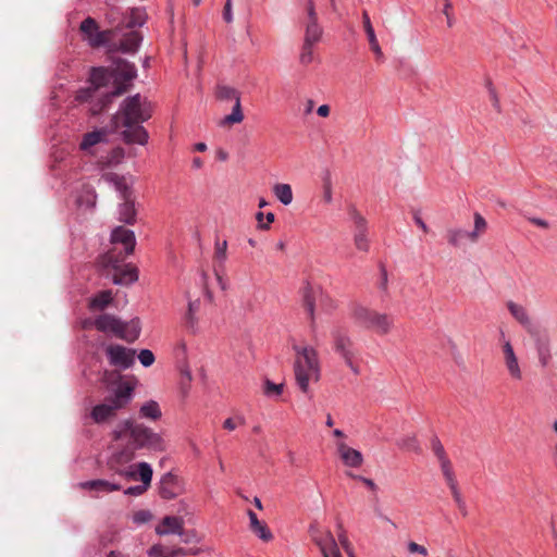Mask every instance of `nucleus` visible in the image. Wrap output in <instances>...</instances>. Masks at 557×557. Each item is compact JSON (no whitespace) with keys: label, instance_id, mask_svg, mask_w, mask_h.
<instances>
[{"label":"nucleus","instance_id":"f257e3e1","mask_svg":"<svg viewBox=\"0 0 557 557\" xmlns=\"http://www.w3.org/2000/svg\"><path fill=\"white\" fill-rule=\"evenodd\" d=\"M136 77L135 64L124 59L114 61L111 69L92 67L89 86L77 91L76 100L89 102L91 114L98 115L110 107L114 98L125 94Z\"/></svg>","mask_w":557,"mask_h":557},{"label":"nucleus","instance_id":"79ce46f5","mask_svg":"<svg viewBox=\"0 0 557 557\" xmlns=\"http://www.w3.org/2000/svg\"><path fill=\"white\" fill-rule=\"evenodd\" d=\"M449 490H450L451 496H453L460 513L463 517H467L468 516V507H467V504L461 495L458 484L449 486Z\"/></svg>","mask_w":557,"mask_h":557},{"label":"nucleus","instance_id":"dca6fc26","mask_svg":"<svg viewBox=\"0 0 557 557\" xmlns=\"http://www.w3.org/2000/svg\"><path fill=\"white\" fill-rule=\"evenodd\" d=\"M137 475L139 476L141 484L129 486L124 491L125 495L129 496H140L143 495L150 486L153 470L152 467L145 461H141L137 465Z\"/></svg>","mask_w":557,"mask_h":557},{"label":"nucleus","instance_id":"5fc2aeb1","mask_svg":"<svg viewBox=\"0 0 557 557\" xmlns=\"http://www.w3.org/2000/svg\"><path fill=\"white\" fill-rule=\"evenodd\" d=\"M223 20L226 23L233 22L232 0H226L223 9Z\"/></svg>","mask_w":557,"mask_h":557},{"label":"nucleus","instance_id":"37998d69","mask_svg":"<svg viewBox=\"0 0 557 557\" xmlns=\"http://www.w3.org/2000/svg\"><path fill=\"white\" fill-rule=\"evenodd\" d=\"M315 45L310 42H302L301 51L299 54V62L302 65H308L313 61V47Z\"/></svg>","mask_w":557,"mask_h":557},{"label":"nucleus","instance_id":"6e6552de","mask_svg":"<svg viewBox=\"0 0 557 557\" xmlns=\"http://www.w3.org/2000/svg\"><path fill=\"white\" fill-rule=\"evenodd\" d=\"M216 97L220 100L234 101L232 112L223 117L220 125H233L240 123L244 120V113L240 102V92L236 88L226 85L218 86Z\"/></svg>","mask_w":557,"mask_h":557},{"label":"nucleus","instance_id":"393cba45","mask_svg":"<svg viewBox=\"0 0 557 557\" xmlns=\"http://www.w3.org/2000/svg\"><path fill=\"white\" fill-rule=\"evenodd\" d=\"M318 293H320V287L306 282L302 287V304L312 322L314 321L315 297Z\"/></svg>","mask_w":557,"mask_h":557},{"label":"nucleus","instance_id":"7ed1b4c3","mask_svg":"<svg viewBox=\"0 0 557 557\" xmlns=\"http://www.w3.org/2000/svg\"><path fill=\"white\" fill-rule=\"evenodd\" d=\"M111 435L113 441L127 440L126 443L135 451L141 449L163 451L165 449L164 441L159 433L131 419L119 422Z\"/></svg>","mask_w":557,"mask_h":557},{"label":"nucleus","instance_id":"774afa93","mask_svg":"<svg viewBox=\"0 0 557 557\" xmlns=\"http://www.w3.org/2000/svg\"><path fill=\"white\" fill-rule=\"evenodd\" d=\"M202 164H203V162H202L201 158L196 157L193 159V168L200 169L202 166Z\"/></svg>","mask_w":557,"mask_h":557},{"label":"nucleus","instance_id":"4c0bfd02","mask_svg":"<svg viewBox=\"0 0 557 557\" xmlns=\"http://www.w3.org/2000/svg\"><path fill=\"white\" fill-rule=\"evenodd\" d=\"M199 308H200L199 299L188 301V308H187V312L185 314V323L193 331L196 329V325L198 322L196 313L198 312Z\"/></svg>","mask_w":557,"mask_h":557},{"label":"nucleus","instance_id":"20e7f679","mask_svg":"<svg viewBox=\"0 0 557 557\" xmlns=\"http://www.w3.org/2000/svg\"><path fill=\"white\" fill-rule=\"evenodd\" d=\"M297 357L294 362L295 380L302 393L309 392L311 380L320 379V363L318 352L313 347L298 345L293 346Z\"/></svg>","mask_w":557,"mask_h":557},{"label":"nucleus","instance_id":"473e14b6","mask_svg":"<svg viewBox=\"0 0 557 557\" xmlns=\"http://www.w3.org/2000/svg\"><path fill=\"white\" fill-rule=\"evenodd\" d=\"M108 133V129L100 128L85 134L81 143V149L87 150L101 141H106Z\"/></svg>","mask_w":557,"mask_h":557},{"label":"nucleus","instance_id":"c9c22d12","mask_svg":"<svg viewBox=\"0 0 557 557\" xmlns=\"http://www.w3.org/2000/svg\"><path fill=\"white\" fill-rule=\"evenodd\" d=\"M110 182L113 183L116 191L120 194L121 199H127L133 197V191L124 176L117 174L110 175Z\"/></svg>","mask_w":557,"mask_h":557},{"label":"nucleus","instance_id":"0eeeda50","mask_svg":"<svg viewBox=\"0 0 557 557\" xmlns=\"http://www.w3.org/2000/svg\"><path fill=\"white\" fill-rule=\"evenodd\" d=\"M135 450L126 443L124 447L114 451L108 459V468L115 474L135 480L137 472L135 466L128 463L135 458Z\"/></svg>","mask_w":557,"mask_h":557},{"label":"nucleus","instance_id":"f03ea898","mask_svg":"<svg viewBox=\"0 0 557 557\" xmlns=\"http://www.w3.org/2000/svg\"><path fill=\"white\" fill-rule=\"evenodd\" d=\"M152 115L150 102L146 98H141L139 94L126 97L119 111L111 117L110 132H115L123 126L121 138L126 145L148 144L149 134L141 125Z\"/></svg>","mask_w":557,"mask_h":557},{"label":"nucleus","instance_id":"cd10ccee","mask_svg":"<svg viewBox=\"0 0 557 557\" xmlns=\"http://www.w3.org/2000/svg\"><path fill=\"white\" fill-rule=\"evenodd\" d=\"M249 517L250 530L262 541L269 542L273 539V534L264 522H261L256 512L251 509L247 512Z\"/></svg>","mask_w":557,"mask_h":557},{"label":"nucleus","instance_id":"338daca9","mask_svg":"<svg viewBox=\"0 0 557 557\" xmlns=\"http://www.w3.org/2000/svg\"><path fill=\"white\" fill-rule=\"evenodd\" d=\"M355 358H349V361H345L346 366L352 371L354 374L358 375L360 373L359 367L354 363Z\"/></svg>","mask_w":557,"mask_h":557},{"label":"nucleus","instance_id":"9d476101","mask_svg":"<svg viewBox=\"0 0 557 557\" xmlns=\"http://www.w3.org/2000/svg\"><path fill=\"white\" fill-rule=\"evenodd\" d=\"M348 218L354 225V243L356 248L367 252L369 250V240L366 218L354 206L348 208Z\"/></svg>","mask_w":557,"mask_h":557},{"label":"nucleus","instance_id":"4be33fe9","mask_svg":"<svg viewBox=\"0 0 557 557\" xmlns=\"http://www.w3.org/2000/svg\"><path fill=\"white\" fill-rule=\"evenodd\" d=\"M503 351L505 357V364L510 376L515 380H521L522 372L519 367L518 358L509 341H505L503 345Z\"/></svg>","mask_w":557,"mask_h":557},{"label":"nucleus","instance_id":"8fccbe9b","mask_svg":"<svg viewBox=\"0 0 557 557\" xmlns=\"http://www.w3.org/2000/svg\"><path fill=\"white\" fill-rule=\"evenodd\" d=\"M138 359L145 368L152 366L156 360L154 355L150 349H141L138 354Z\"/></svg>","mask_w":557,"mask_h":557},{"label":"nucleus","instance_id":"a878e982","mask_svg":"<svg viewBox=\"0 0 557 557\" xmlns=\"http://www.w3.org/2000/svg\"><path fill=\"white\" fill-rule=\"evenodd\" d=\"M79 487L83 490L95 491L98 493H111L114 491H120L122 486L117 483H112L107 480L97 479L81 482Z\"/></svg>","mask_w":557,"mask_h":557},{"label":"nucleus","instance_id":"c756f323","mask_svg":"<svg viewBox=\"0 0 557 557\" xmlns=\"http://www.w3.org/2000/svg\"><path fill=\"white\" fill-rule=\"evenodd\" d=\"M362 23L371 50L374 52L377 59H382L383 52L367 11H363L362 13Z\"/></svg>","mask_w":557,"mask_h":557},{"label":"nucleus","instance_id":"69168bd1","mask_svg":"<svg viewBox=\"0 0 557 557\" xmlns=\"http://www.w3.org/2000/svg\"><path fill=\"white\" fill-rule=\"evenodd\" d=\"M223 428L228 430V431H233L235 430L236 428V423H235V420L233 418H227L224 422H223Z\"/></svg>","mask_w":557,"mask_h":557},{"label":"nucleus","instance_id":"9b49d317","mask_svg":"<svg viewBox=\"0 0 557 557\" xmlns=\"http://www.w3.org/2000/svg\"><path fill=\"white\" fill-rule=\"evenodd\" d=\"M334 351L339 355L344 361L356 357L355 344L349 335V331L344 326H335L331 331Z\"/></svg>","mask_w":557,"mask_h":557},{"label":"nucleus","instance_id":"bf43d9fd","mask_svg":"<svg viewBox=\"0 0 557 557\" xmlns=\"http://www.w3.org/2000/svg\"><path fill=\"white\" fill-rule=\"evenodd\" d=\"M413 220H414V223L424 232V233H428L429 232V227L428 225L424 223V221L421 219V216L416 213L413 215Z\"/></svg>","mask_w":557,"mask_h":557},{"label":"nucleus","instance_id":"e433bc0d","mask_svg":"<svg viewBox=\"0 0 557 557\" xmlns=\"http://www.w3.org/2000/svg\"><path fill=\"white\" fill-rule=\"evenodd\" d=\"M273 194L284 206H288L293 201V190L289 184L277 183L273 186Z\"/></svg>","mask_w":557,"mask_h":557},{"label":"nucleus","instance_id":"6ab92c4d","mask_svg":"<svg viewBox=\"0 0 557 557\" xmlns=\"http://www.w3.org/2000/svg\"><path fill=\"white\" fill-rule=\"evenodd\" d=\"M530 336L534 339L536 351L539 355V361L542 367H546L550 360V347H549V338L545 331L542 327L536 329V333H529Z\"/></svg>","mask_w":557,"mask_h":557},{"label":"nucleus","instance_id":"ddd939ff","mask_svg":"<svg viewBox=\"0 0 557 557\" xmlns=\"http://www.w3.org/2000/svg\"><path fill=\"white\" fill-rule=\"evenodd\" d=\"M310 533L312 540L319 546L323 557H343L338 545L330 531L320 533L313 525H311Z\"/></svg>","mask_w":557,"mask_h":557},{"label":"nucleus","instance_id":"4468645a","mask_svg":"<svg viewBox=\"0 0 557 557\" xmlns=\"http://www.w3.org/2000/svg\"><path fill=\"white\" fill-rule=\"evenodd\" d=\"M307 22L305 25V37L304 41L317 45L323 35V28L318 22V15L313 0H309V4L306 8Z\"/></svg>","mask_w":557,"mask_h":557},{"label":"nucleus","instance_id":"72a5a7b5","mask_svg":"<svg viewBox=\"0 0 557 557\" xmlns=\"http://www.w3.org/2000/svg\"><path fill=\"white\" fill-rule=\"evenodd\" d=\"M113 300V294L110 289L101 290L90 298V310H104Z\"/></svg>","mask_w":557,"mask_h":557},{"label":"nucleus","instance_id":"052dcab7","mask_svg":"<svg viewBox=\"0 0 557 557\" xmlns=\"http://www.w3.org/2000/svg\"><path fill=\"white\" fill-rule=\"evenodd\" d=\"M530 222L539 227H542V228H547L549 226V224L546 220H543L540 218H532V219H530Z\"/></svg>","mask_w":557,"mask_h":557},{"label":"nucleus","instance_id":"a19ab883","mask_svg":"<svg viewBox=\"0 0 557 557\" xmlns=\"http://www.w3.org/2000/svg\"><path fill=\"white\" fill-rule=\"evenodd\" d=\"M463 239H469L468 231L461 228H450L447 231V240L451 246H460Z\"/></svg>","mask_w":557,"mask_h":557},{"label":"nucleus","instance_id":"423d86ee","mask_svg":"<svg viewBox=\"0 0 557 557\" xmlns=\"http://www.w3.org/2000/svg\"><path fill=\"white\" fill-rule=\"evenodd\" d=\"M350 315L356 324L367 330H371L379 335L389 333L394 326V319L391 315L377 312L361 305L354 306Z\"/></svg>","mask_w":557,"mask_h":557},{"label":"nucleus","instance_id":"39448f33","mask_svg":"<svg viewBox=\"0 0 557 557\" xmlns=\"http://www.w3.org/2000/svg\"><path fill=\"white\" fill-rule=\"evenodd\" d=\"M134 387L127 382H121L112 391V394L104 398V401L96 405L90 411V418L97 424L104 423L115 417L116 412L126 407L132 400Z\"/></svg>","mask_w":557,"mask_h":557},{"label":"nucleus","instance_id":"b1692460","mask_svg":"<svg viewBox=\"0 0 557 557\" xmlns=\"http://www.w3.org/2000/svg\"><path fill=\"white\" fill-rule=\"evenodd\" d=\"M140 332L141 323L139 318H134L127 322L122 321V332L119 334V338L132 344L138 339Z\"/></svg>","mask_w":557,"mask_h":557},{"label":"nucleus","instance_id":"2eb2a0df","mask_svg":"<svg viewBox=\"0 0 557 557\" xmlns=\"http://www.w3.org/2000/svg\"><path fill=\"white\" fill-rule=\"evenodd\" d=\"M184 491L183 482L171 471L164 473L159 481V495L163 499H174Z\"/></svg>","mask_w":557,"mask_h":557},{"label":"nucleus","instance_id":"0e129e2a","mask_svg":"<svg viewBox=\"0 0 557 557\" xmlns=\"http://www.w3.org/2000/svg\"><path fill=\"white\" fill-rule=\"evenodd\" d=\"M317 113L322 117H326L330 114V107L327 104H322L318 108Z\"/></svg>","mask_w":557,"mask_h":557},{"label":"nucleus","instance_id":"4d7b16f0","mask_svg":"<svg viewBox=\"0 0 557 557\" xmlns=\"http://www.w3.org/2000/svg\"><path fill=\"white\" fill-rule=\"evenodd\" d=\"M380 274H381V280H380L379 287L382 290H386L387 289V271L383 264H381V267H380Z\"/></svg>","mask_w":557,"mask_h":557},{"label":"nucleus","instance_id":"3c124183","mask_svg":"<svg viewBox=\"0 0 557 557\" xmlns=\"http://www.w3.org/2000/svg\"><path fill=\"white\" fill-rule=\"evenodd\" d=\"M487 90H488L490 99L492 101V106L499 113L500 112V102H499L498 96L496 94V90L493 87L491 82L487 83Z\"/></svg>","mask_w":557,"mask_h":557},{"label":"nucleus","instance_id":"412c9836","mask_svg":"<svg viewBox=\"0 0 557 557\" xmlns=\"http://www.w3.org/2000/svg\"><path fill=\"white\" fill-rule=\"evenodd\" d=\"M111 242L113 244H122L125 255H131L134 252L136 246L135 233L124 226H116L111 232Z\"/></svg>","mask_w":557,"mask_h":557},{"label":"nucleus","instance_id":"1a4fd4ad","mask_svg":"<svg viewBox=\"0 0 557 557\" xmlns=\"http://www.w3.org/2000/svg\"><path fill=\"white\" fill-rule=\"evenodd\" d=\"M106 356L110 366L126 370L134 366L136 350L119 344H110L106 346Z\"/></svg>","mask_w":557,"mask_h":557},{"label":"nucleus","instance_id":"603ef678","mask_svg":"<svg viewBox=\"0 0 557 557\" xmlns=\"http://www.w3.org/2000/svg\"><path fill=\"white\" fill-rule=\"evenodd\" d=\"M348 475L355 480H359L361 481L367 487H369L371 491H376L377 486L376 484L374 483L373 480L369 479V478H366V476H362V475H357V474H352V473H348Z\"/></svg>","mask_w":557,"mask_h":557},{"label":"nucleus","instance_id":"5701e85b","mask_svg":"<svg viewBox=\"0 0 557 557\" xmlns=\"http://www.w3.org/2000/svg\"><path fill=\"white\" fill-rule=\"evenodd\" d=\"M337 451L347 467L358 468L363 463L362 454L344 442L337 443Z\"/></svg>","mask_w":557,"mask_h":557},{"label":"nucleus","instance_id":"ea45409f","mask_svg":"<svg viewBox=\"0 0 557 557\" xmlns=\"http://www.w3.org/2000/svg\"><path fill=\"white\" fill-rule=\"evenodd\" d=\"M438 462L448 487L458 484L449 458L440 460Z\"/></svg>","mask_w":557,"mask_h":557},{"label":"nucleus","instance_id":"680f3d73","mask_svg":"<svg viewBox=\"0 0 557 557\" xmlns=\"http://www.w3.org/2000/svg\"><path fill=\"white\" fill-rule=\"evenodd\" d=\"M264 214L262 212H257L256 220L258 222V227L260 230H269V225L263 223Z\"/></svg>","mask_w":557,"mask_h":557},{"label":"nucleus","instance_id":"864d4df0","mask_svg":"<svg viewBox=\"0 0 557 557\" xmlns=\"http://www.w3.org/2000/svg\"><path fill=\"white\" fill-rule=\"evenodd\" d=\"M408 550L412 554L417 553V554H421L423 556L428 555V549L424 546H422L416 542L408 543Z\"/></svg>","mask_w":557,"mask_h":557},{"label":"nucleus","instance_id":"bb28decb","mask_svg":"<svg viewBox=\"0 0 557 557\" xmlns=\"http://www.w3.org/2000/svg\"><path fill=\"white\" fill-rule=\"evenodd\" d=\"M183 521L181 518L175 516H166L162 519V522L157 527L156 532L159 535L169 534H182Z\"/></svg>","mask_w":557,"mask_h":557},{"label":"nucleus","instance_id":"09e8293b","mask_svg":"<svg viewBox=\"0 0 557 557\" xmlns=\"http://www.w3.org/2000/svg\"><path fill=\"white\" fill-rule=\"evenodd\" d=\"M226 250H227V242H215V251L214 257L220 263H224L226 261Z\"/></svg>","mask_w":557,"mask_h":557},{"label":"nucleus","instance_id":"7c9ffc66","mask_svg":"<svg viewBox=\"0 0 557 557\" xmlns=\"http://www.w3.org/2000/svg\"><path fill=\"white\" fill-rule=\"evenodd\" d=\"M143 41V35L134 29H131L120 40V50L126 53H135Z\"/></svg>","mask_w":557,"mask_h":557},{"label":"nucleus","instance_id":"49530a36","mask_svg":"<svg viewBox=\"0 0 557 557\" xmlns=\"http://www.w3.org/2000/svg\"><path fill=\"white\" fill-rule=\"evenodd\" d=\"M263 393L268 397L280 396L283 393V384L265 380Z\"/></svg>","mask_w":557,"mask_h":557},{"label":"nucleus","instance_id":"a18cd8bd","mask_svg":"<svg viewBox=\"0 0 557 557\" xmlns=\"http://www.w3.org/2000/svg\"><path fill=\"white\" fill-rule=\"evenodd\" d=\"M431 448L438 461L448 458L443 444L436 435L431 438Z\"/></svg>","mask_w":557,"mask_h":557},{"label":"nucleus","instance_id":"f704fd0d","mask_svg":"<svg viewBox=\"0 0 557 557\" xmlns=\"http://www.w3.org/2000/svg\"><path fill=\"white\" fill-rule=\"evenodd\" d=\"M162 412L159 404L156 400H148L139 408V417L157 421L161 418Z\"/></svg>","mask_w":557,"mask_h":557},{"label":"nucleus","instance_id":"c85d7f7f","mask_svg":"<svg viewBox=\"0 0 557 557\" xmlns=\"http://www.w3.org/2000/svg\"><path fill=\"white\" fill-rule=\"evenodd\" d=\"M119 220L125 224L134 225L136 223L137 210L134 198L123 199L119 206Z\"/></svg>","mask_w":557,"mask_h":557},{"label":"nucleus","instance_id":"58836bf2","mask_svg":"<svg viewBox=\"0 0 557 557\" xmlns=\"http://www.w3.org/2000/svg\"><path fill=\"white\" fill-rule=\"evenodd\" d=\"M487 227L485 219L478 212L474 213V228L469 232V240L475 243L479 239L481 233Z\"/></svg>","mask_w":557,"mask_h":557},{"label":"nucleus","instance_id":"f3484780","mask_svg":"<svg viewBox=\"0 0 557 557\" xmlns=\"http://www.w3.org/2000/svg\"><path fill=\"white\" fill-rule=\"evenodd\" d=\"M507 308L515 320L520 323L528 333H536V329L540 327V324L530 318L528 310L523 306L509 300Z\"/></svg>","mask_w":557,"mask_h":557},{"label":"nucleus","instance_id":"c03bdc74","mask_svg":"<svg viewBox=\"0 0 557 557\" xmlns=\"http://www.w3.org/2000/svg\"><path fill=\"white\" fill-rule=\"evenodd\" d=\"M398 446L403 449L420 453L421 447L416 436H407L398 442Z\"/></svg>","mask_w":557,"mask_h":557},{"label":"nucleus","instance_id":"aec40b11","mask_svg":"<svg viewBox=\"0 0 557 557\" xmlns=\"http://www.w3.org/2000/svg\"><path fill=\"white\" fill-rule=\"evenodd\" d=\"M92 325L97 331L102 333H112L117 338L119 334L122 332V320L109 313L98 315L94 320Z\"/></svg>","mask_w":557,"mask_h":557},{"label":"nucleus","instance_id":"13d9d810","mask_svg":"<svg viewBox=\"0 0 557 557\" xmlns=\"http://www.w3.org/2000/svg\"><path fill=\"white\" fill-rule=\"evenodd\" d=\"M148 555L150 557H154V556L163 557L164 556L163 546L162 545L151 546L148 550Z\"/></svg>","mask_w":557,"mask_h":557},{"label":"nucleus","instance_id":"2f4dec72","mask_svg":"<svg viewBox=\"0 0 557 557\" xmlns=\"http://www.w3.org/2000/svg\"><path fill=\"white\" fill-rule=\"evenodd\" d=\"M147 20V14L144 9L133 8L129 11V14L123 18V24L125 28L134 29L136 27H141Z\"/></svg>","mask_w":557,"mask_h":557},{"label":"nucleus","instance_id":"e2e57ef3","mask_svg":"<svg viewBox=\"0 0 557 557\" xmlns=\"http://www.w3.org/2000/svg\"><path fill=\"white\" fill-rule=\"evenodd\" d=\"M323 197H324V200L326 202H331L332 201V190H331V186H330L329 182L324 185Z\"/></svg>","mask_w":557,"mask_h":557},{"label":"nucleus","instance_id":"6e6d98bb","mask_svg":"<svg viewBox=\"0 0 557 557\" xmlns=\"http://www.w3.org/2000/svg\"><path fill=\"white\" fill-rule=\"evenodd\" d=\"M150 517L151 515L149 511L140 510L134 515V521L137 523H144L147 522L150 519Z\"/></svg>","mask_w":557,"mask_h":557},{"label":"nucleus","instance_id":"de8ad7c7","mask_svg":"<svg viewBox=\"0 0 557 557\" xmlns=\"http://www.w3.org/2000/svg\"><path fill=\"white\" fill-rule=\"evenodd\" d=\"M337 528L339 530V532H338V541H339L341 545L343 546V548L347 552V554L350 557H354L350 542H349V540H348V537L346 535V531L344 530L342 522L337 523Z\"/></svg>","mask_w":557,"mask_h":557},{"label":"nucleus","instance_id":"a211bd4d","mask_svg":"<svg viewBox=\"0 0 557 557\" xmlns=\"http://www.w3.org/2000/svg\"><path fill=\"white\" fill-rule=\"evenodd\" d=\"M108 262L115 271L112 276L114 285H131L138 280V270L135 267L126 265L124 269H120L116 264L117 261H113L111 256H108Z\"/></svg>","mask_w":557,"mask_h":557},{"label":"nucleus","instance_id":"f8f14e48","mask_svg":"<svg viewBox=\"0 0 557 557\" xmlns=\"http://www.w3.org/2000/svg\"><path fill=\"white\" fill-rule=\"evenodd\" d=\"M84 39L92 48H99L106 46L111 35L110 30H100L99 26L94 17H86L79 26Z\"/></svg>","mask_w":557,"mask_h":557}]
</instances>
